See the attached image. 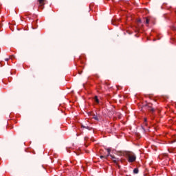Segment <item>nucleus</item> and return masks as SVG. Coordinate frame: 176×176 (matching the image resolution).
I'll return each mask as SVG.
<instances>
[{
  "mask_svg": "<svg viewBox=\"0 0 176 176\" xmlns=\"http://www.w3.org/2000/svg\"><path fill=\"white\" fill-rule=\"evenodd\" d=\"M145 23H146V24H149V19L146 18Z\"/></svg>",
  "mask_w": 176,
  "mask_h": 176,
  "instance_id": "9d476101",
  "label": "nucleus"
},
{
  "mask_svg": "<svg viewBox=\"0 0 176 176\" xmlns=\"http://www.w3.org/2000/svg\"><path fill=\"white\" fill-rule=\"evenodd\" d=\"M5 61H9V58H6Z\"/></svg>",
  "mask_w": 176,
  "mask_h": 176,
  "instance_id": "2eb2a0df",
  "label": "nucleus"
},
{
  "mask_svg": "<svg viewBox=\"0 0 176 176\" xmlns=\"http://www.w3.org/2000/svg\"><path fill=\"white\" fill-rule=\"evenodd\" d=\"M100 159H102V160L107 159V156H105V155H100Z\"/></svg>",
  "mask_w": 176,
  "mask_h": 176,
  "instance_id": "9b49d317",
  "label": "nucleus"
},
{
  "mask_svg": "<svg viewBox=\"0 0 176 176\" xmlns=\"http://www.w3.org/2000/svg\"><path fill=\"white\" fill-rule=\"evenodd\" d=\"M81 127L82 129H87V130H90V127L89 126L81 125Z\"/></svg>",
  "mask_w": 176,
  "mask_h": 176,
  "instance_id": "6e6552de",
  "label": "nucleus"
},
{
  "mask_svg": "<svg viewBox=\"0 0 176 176\" xmlns=\"http://www.w3.org/2000/svg\"><path fill=\"white\" fill-rule=\"evenodd\" d=\"M39 3V8H41V9H43L42 7L45 6V0H38Z\"/></svg>",
  "mask_w": 176,
  "mask_h": 176,
  "instance_id": "20e7f679",
  "label": "nucleus"
},
{
  "mask_svg": "<svg viewBox=\"0 0 176 176\" xmlns=\"http://www.w3.org/2000/svg\"><path fill=\"white\" fill-rule=\"evenodd\" d=\"M174 39V41H175V42H176V39L175 38H173Z\"/></svg>",
  "mask_w": 176,
  "mask_h": 176,
  "instance_id": "f3484780",
  "label": "nucleus"
},
{
  "mask_svg": "<svg viewBox=\"0 0 176 176\" xmlns=\"http://www.w3.org/2000/svg\"><path fill=\"white\" fill-rule=\"evenodd\" d=\"M105 156L107 157V159H108V156H112V155H111V153H108V154Z\"/></svg>",
  "mask_w": 176,
  "mask_h": 176,
  "instance_id": "f8f14e48",
  "label": "nucleus"
},
{
  "mask_svg": "<svg viewBox=\"0 0 176 176\" xmlns=\"http://www.w3.org/2000/svg\"><path fill=\"white\" fill-rule=\"evenodd\" d=\"M139 173V170H138V168H135L133 169V173L134 174H138Z\"/></svg>",
  "mask_w": 176,
  "mask_h": 176,
  "instance_id": "0eeeda50",
  "label": "nucleus"
},
{
  "mask_svg": "<svg viewBox=\"0 0 176 176\" xmlns=\"http://www.w3.org/2000/svg\"><path fill=\"white\" fill-rule=\"evenodd\" d=\"M94 100H95V101H96V102L97 104H98V103L100 102V100H98V97L95 96Z\"/></svg>",
  "mask_w": 176,
  "mask_h": 176,
  "instance_id": "1a4fd4ad",
  "label": "nucleus"
},
{
  "mask_svg": "<svg viewBox=\"0 0 176 176\" xmlns=\"http://www.w3.org/2000/svg\"><path fill=\"white\" fill-rule=\"evenodd\" d=\"M126 156L129 163H133L135 162V160H137V157L135 156V154H134V153L127 152Z\"/></svg>",
  "mask_w": 176,
  "mask_h": 176,
  "instance_id": "f257e3e1",
  "label": "nucleus"
},
{
  "mask_svg": "<svg viewBox=\"0 0 176 176\" xmlns=\"http://www.w3.org/2000/svg\"><path fill=\"white\" fill-rule=\"evenodd\" d=\"M174 142H176V140L172 141V144H174Z\"/></svg>",
  "mask_w": 176,
  "mask_h": 176,
  "instance_id": "dca6fc26",
  "label": "nucleus"
},
{
  "mask_svg": "<svg viewBox=\"0 0 176 176\" xmlns=\"http://www.w3.org/2000/svg\"><path fill=\"white\" fill-rule=\"evenodd\" d=\"M107 152H108V153L109 155V153H111V148H107Z\"/></svg>",
  "mask_w": 176,
  "mask_h": 176,
  "instance_id": "ddd939ff",
  "label": "nucleus"
},
{
  "mask_svg": "<svg viewBox=\"0 0 176 176\" xmlns=\"http://www.w3.org/2000/svg\"><path fill=\"white\" fill-rule=\"evenodd\" d=\"M146 121H147V120H146V118H144V124L146 126Z\"/></svg>",
  "mask_w": 176,
  "mask_h": 176,
  "instance_id": "4468645a",
  "label": "nucleus"
},
{
  "mask_svg": "<svg viewBox=\"0 0 176 176\" xmlns=\"http://www.w3.org/2000/svg\"><path fill=\"white\" fill-rule=\"evenodd\" d=\"M111 160L115 163V164H118V162H120V160L115 157V155H111Z\"/></svg>",
  "mask_w": 176,
  "mask_h": 176,
  "instance_id": "7ed1b4c3",
  "label": "nucleus"
},
{
  "mask_svg": "<svg viewBox=\"0 0 176 176\" xmlns=\"http://www.w3.org/2000/svg\"><path fill=\"white\" fill-rule=\"evenodd\" d=\"M93 119H94L95 120H100V116L94 115Z\"/></svg>",
  "mask_w": 176,
  "mask_h": 176,
  "instance_id": "423d86ee",
  "label": "nucleus"
},
{
  "mask_svg": "<svg viewBox=\"0 0 176 176\" xmlns=\"http://www.w3.org/2000/svg\"><path fill=\"white\" fill-rule=\"evenodd\" d=\"M85 140H86V138H85Z\"/></svg>",
  "mask_w": 176,
  "mask_h": 176,
  "instance_id": "a211bd4d",
  "label": "nucleus"
},
{
  "mask_svg": "<svg viewBox=\"0 0 176 176\" xmlns=\"http://www.w3.org/2000/svg\"><path fill=\"white\" fill-rule=\"evenodd\" d=\"M146 107H147V109H148L150 112H151V113H153V112H155V109L152 107L151 103L147 104Z\"/></svg>",
  "mask_w": 176,
  "mask_h": 176,
  "instance_id": "f03ea898",
  "label": "nucleus"
},
{
  "mask_svg": "<svg viewBox=\"0 0 176 176\" xmlns=\"http://www.w3.org/2000/svg\"><path fill=\"white\" fill-rule=\"evenodd\" d=\"M32 28L33 30H36L38 28V25L36 24V21L32 22Z\"/></svg>",
  "mask_w": 176,
  "mask_h": 176,
  "instance_id": "39448f33",
  "label": "nucleus"
}]
</instances>
